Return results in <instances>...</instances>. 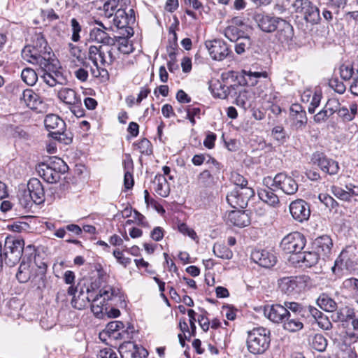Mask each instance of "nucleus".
<instances>
[{"label": "nucleus", "instance_id": "f257e3e1", "mask_svg": "<svg viewBox=\"0 0 358 358\" xmlns=\"http://www.w3.org/2000/svg\"><path fill=\"white\" fill-rule=\"evenodd\" d=\"M22 59L31 64L48 68L49 60L54 54L42 33H34L31 36V44L26 45L22 50Z\"/></svg>", "mask_w": 358, "mask_h": 358}, {"label": "nucleus", "instance_id": "f03ea898", "mask_svg": "<svg viewBox=\"0 0 358 358\" xmlns=\"http://www.w3.org/2000/svg\"><path fill=\"white\" fill-rule=\"evenodd\" d=\"M109 301H114V305H117L118 303L126 305L124 294L117 287L106 285L99 290V294L94 292L92 311L96 317H101L103 310H107L106 306Z\"/></svg>", "mask_w": 358, "mask_h": 358}, {"label": "nucleus", "instance_id": "7ed1b4c3", "mask_svg": "<svg viewBox=\"0 0 358 358\" xmlns=\"http://www.w3.org/2000/svg\"><path fill=\"white\" fill-rule=\"evenodd\" d=\"M270 331L262 327L248 331L246 341L248 351L254 355L264 353L270 345Z\"/></svg>", "mask_w": 358, "mask_h": 358}, {"label": "nucleus", "instance_id": "20e7f679", "mask_svg": "<svg viewBox=\"0 0 358 358\" xmlns=\"http://www.w3.org/2000/svg\"><path fill=\"white\" fill-rule=\"evenodd\" d=\"M44 124L49 131V136L60 143L69 145L72 142V135L66 131V123L58 115L48 114L44 120Z\"/></svg>", "mask_w": 358, "mask_h": 358}, {"label": "nucleus", "instance_id": "39448f33", "mask_svg": "<svg viewBox=\"0 0 358 358\" xmlns=\"http://www.w3.org/2000/svg\"><path fill=\"white\" fill-rule=\"evenodd\" d=\"M88 59L96 69L101 66L112 65L117 59L115 46L90 45L88 49Z\"/></svg>", "mask_w": 358, "mask_h": 358}, {"label": "nucleus", "instance_id": "423d86ee", "mask_svg": "<svg viewBox=\"0 0 358 358\" xmlns=\"http://www.w3.org/2000/svg\"><path fill=\"white\" fill-rule=\"evenodd\" d=\"M38 272L37 273L31 274L29 264L22 262L16 273V278L21 283H25L31 280L34 286H37V288L43 287H45L47 265L45 263H42L41 265L38 266Z\"/></svg>", "mask_w": 358, "mask_h": 358}, {"label": "nucleus", "instance_id": "0eeeda50", "mask_svg": "<svg viewBox=\"0 0 358 358\" xmlns=\"http://www.w3.org/2000/svg\"><path fill=\"white\" fill-rule=\"evenodd\" d=\"M264 183L266 185H271L275 189H280L283 193L287 195L294 194L299 189L296 181L285 172H281L271 178L268 177L264 179Z\"/></svg>", "mask_w": 358, "mask_h": 358}, {"label": "nucleus", "instance_id": "6e6552de", "mask_svg": "<svg viewBox=\"0 0 358 358\" xmlns=\"http://www.w3.org/2000/svg\"><path fill=\"white\" fill-rule=\"evenodd\" d=\"M295 12L312 24H317L321 20L320 10L309 0H296L293 3Z\"/></svg>", "mask_w": 358, "mask_h": 358}, {"label": "nucleus", "instance_id": "1a4fd4ad", "mask_svg": "<svg viewBox=\"0 0 358 358\" xmlns=\"http://www.w3.org/2000/svg\"><path fill=\"white\" fill-rule=\"evenodd\" d=\"M24 242L19 238H6L4 252L2 254L6 264L13 266L20 261L23 253Z\"/></svg>", "mask_w": 358, "mask_h": 358}, {"label": "nucleus", "instance_id": "9d476101", "mask_svg": "<svg viewBox=\"0 0 358 358\" xmlns=\"http://www.w3.org/2000/svg\"><path fill=\"white\" fill-rule=\"evenodd\" d=\"M255 195L250 187H236L227 196L228 203L234 208H245L249 199Z\"/></svg>", "mask_w": 358, "mask_h": 358}, {"label": "nucleus", "instance_id": "9b49d317", "mask_svg": "<svg viewBox=\"0 0 358 358\" xmlns=\"http://www.w3.org/2000/svg\"><path fill=\"white\" fill-rule=\"evenodd\" d=\"M308 279L306 275L282 277L278 279V285L282 293L289 295L300 291Z\"/></svg>", "mask_w": 358, "mask_h": 358}, {"label": "nucleus", "instance_id": "f8f14e48", "mask_svg": "<svg viewBox=\"0 0 358 358\" xmlns=\"http://www.w3.org/2000/svg\"><path fill=\"white\" fill-rule=\"evenodd\" d=\"M306 245L304 236L298 231H294L285 236L280 243V247L286 253L300 252Z\"/></svg>", "mask_w": 358, "mask_h": 358}, {"label": "nucleus", "instance_id": "ddd939ff", "mask_svg": "<svg viewBox=\"0 0 358 358\" xmlns=\"http://www.w3.org/2000/svg\"><path fill=\"white\" fill-rule=\"evenodd\" d=\"M99 285L96 281L92 282L90 285L87 287V295L84 294V291L80 289L78 296H74L71 300V305L73 308L83 310L91 302V306L93 305V298L94 297V292L99 289Z\"/></svg>", "mask_w": 358, "mask_h": 358}, {"label": "nucleus", "instance_id": "4468645a", "mask_svg": "<svg viewBox=\"0 0 358 358\" xmlns=\"http://www.w3.org/2000/svg\"><path fill=\"white\" fill-rule=\"evenodd\" d=\"M282 19L281 17L262 13H256L253 16V20L259 29L265 33H272L275 31Z\"/></svg>", "mask_w": 358, "mask_h": 358}, {"label": "nucleus", "instance_id": "2eb2a0df", "mask_svg": "<svg viewBox=\"0 0 358 358\" xmlns=\"http://www.w3.org/2000/svg\"><path fill=\"white\" fill-rule=\"evenodd\" d=\"M209 54L213 59L222 61L230 53L227 44L220 39L208 41L205 43Z\"/></svg>", "mask_w": 358, "mask_h": 358}, {"label": "nucleus", "instance_id": "dca6fc26", "mask_svg": "<svg viewBox=\"0 0 358 358\" xmlns=\"http://www.w3.org/2000/svg\"><path fill=\"white\" fill-rule=\"evenodd\" d=\"M288 309L284 305L275 303L266 305L264 307V315L271 322L275 324H282L288 315Z\"/></svg>", "mask_w": 358, "mask_h": 358}, {"label": "nucleus", "instance_id": "f3484780", "mask_svg": "<svg viewBox=\"0 0 358 358\" xmlns=\"http://www.w3.org/2000/svg\"><path fill=\"white\" fill-rule=\"evenodd\" d=\"M289 211L292 217L299 222L308 220L310 215L309 204L303 199H296L291 202Z\"/></svg>", "mask_w": 358, "mask_h": 358}, {"label": "nucleus", "instance_id": "a211bd4d", "mask_svg": "<svg viewBox=\"0 0 358 358\" xmlns=\"http://www.w3.org/2000/svg\"><path fill=\"white\" fill-rule=\"evenodd\" d=\"M311 160L313 164H317L322 171L327 173L334 175L338 172V163L331 159L327 158L322 152H316L313 153Z\"/></svg>", "mask_w": 358, "mask_h": 358}, {"label": "nucleus", "instance_id": "6ab92c4d", "mask_svg": "<svg viewBox=\"0 0 358 358\" xmlns=\"http://www.w3.org/2000/svg\"><path fill=\"white\" fill-rule=\"evenodd\" d=\"M206 164L208 166V169L203 171L198 176V180L201 184L205 186H209L214 182V175L220 172V164L211 157H208Z\"/></svg>", "mask_w": 358, "mask_h": 358}, {"label": "nucleus", "instance_id": "aec40b11", "mask_svg": "<svg viewBox=\"0 0 358 358\" xmlns=\"http://www.w3.org/2000/svg\"><path fill=\"white\" fill-rule=\"evenodd\" d=\"M101 28L94 27L90 30L89 40L99 43V45L115 46V38H112L105 31L106 28L102 22H96Z\"/></svg>", "mask_w": 358, "mask_h": 358}, {"label": "nucleus", "instance_id": "412c9836", "mask_svg": "<svg viewBox=\"0 0 358 358\" xmlns=\"http://www.w3.org/2000/svg\"><path fill=\"white\" fill-rule=\"evenodd\" d=\"M54 62L55 60L53 59L49 60L48 63L50 66H48V68L40 66L41 70L43 71L41 78L50 87H54L57 84H62L59 80L62 78V74L60 72L55 70L56 66L53 63Z\"/></svg>", "mask_w": 358, "mask_h": 358}, {"label": "nucleus", "instance_id": "4be33fe9", "mask_svg": "<svg viewBox=\"0 0 358 358\" xmlns=\"http://www.w3.org/2000/svg\"><path fill=\"white\" fill-rule=\"evenodd\" d=\"M251 259L260 266L264 268H271L277 262L276 257L273 253L264 250L252 251Z\"/></svg>", "mask_w": 358, "mask_h": 358}, {"label": "nucleus", "instance_id": "5701e85b", "mask_svg": "<svg viewBox=\"0 0 358 358\" xmlns=\"http://www.w3.org/2000/svg\"><path fill=\"white\" fill-rule=\"evenodd\" d=\"M227 224L238 227H245L250 224V219L248 213L243 210H232L229 212L226 218Z\"/></svg>", "mask_w": 358, "mask_h": 358}, {"label": "nucleus", "instance_id": "b1692460", "mask_svg": "<svg viewBox=\"0 0 358 358\" xmlns=\"http://www.w3.org/2000/svg\"><path fill=\"white\" fill-rule=\"evenodd\" d=\"M28 191L33 197V202L36 204H41L45 201V192L43 187L39 180L31 178L27 184Z\"/></svg>", "mask_w": 358, "mask_h": 358}, {"label": "nucleus", "instance_id": "393cba45", "mask_svg": "<svg viewBox=\"0 0 358 358\" xmlns=\"http://www.w3.org/2000/svg\"><path fill=\"white\" fill-rule=\"evenodd\" d=\"M314 246L317 253L324 259L331 253L333 241L327 235L321 236L315 240Z\"/></svg>", "mask_w": 358, "mask_h": 358}, {"label": "nucleus", "instance_id": "a878e982", "mask_svg": "<svg viewBox=\"0 0 358 358\" xmlns=\"http://www.w3.org/2000/svg\"><path fill=\"white\" fill-rule=\"evenodd\" d=\"M275 37L281 43L292 40L294 35L292 26L285 20L282 19L279 23Z\"/></svg>", "mask_w": 358, "mask_h": 358}, {"label": "nucleus", "instance_id": "bb28decb", "mask_svg": "<svg viewBox=\"0 0 358 358\" xmlns=\"http://www.w3.org/2000/svg\"><path fill=\"white\" fill-rule=\"evenodd\" d=\"M357 248L355 245H348L341 252L338 257L339 261L341 263H344L347 268L352 267L355 263L357 264ZM338 260L336 261V266L337 265Z\"/></svg>", "mask_w": 358, "mask_h": 358}, {"label": "nucleus", "instance_id": "cd10ccee", "mask_svg": "<svg viewBox=\"0 0 358 358\" xmlns=\"http://www.w3.org/2000/svg\"><path fill=\"white\" fill-rule=\"evenodd\" d=\"M58 98L68 105H76L81 103V99L73 89L63 87L57 93Z\"/></svg>", "mask_w": 358, "mask_h": 358}, {"label": "nucleus", "instance_id": "c85d7f7f", "mask_svg": "<svg viewBox=\"0 0 358 358\" xmlns=\"http://www.w3.org/2000/svg\"><path fill=\"white\" fill-rule=\"evenodd\" d=\"M20 101L31 110L38 109V106L42 103L39 96L31 89H26L23 91Z\"/></svg>", "mask_w": 358, "mask_h": 358}, {"label": "nucleus", "instance_id": "c756f323", "mask_svg": "<svg viewBox=\"0 0 358 358\" xmlns=\"http://www.w3.org/2000/svg\"><path fill=\"white\" fill-rule=\"evenodd\" d=\"M289 316H287L282 322V327L285 331L289 332H296L303 328V323L302 320L304 317L301 316H293L288 313Z\"/></svg>", "mask_w": 358, "mask_h": 358}, {"label": "nucleus", "instance_id": "7c9ffc66", "mask_svg": "<svg viewBox=\"0 0 358 358\" xmlns=\"http://www.w3.org/2000/svg\"><path fill=\"white\" fill-rule=\"evenodd\" d=\"M113 24L118 29L125 28L131 24H134V19L132 17H128L125 8H121L117 10L113 18Z\"/></svg>", "mask_w": 358, "mask_h": 358}, {"label": "nucleus", "instance_id": "2f4dec72", "mask_svg": "<svg viewBox=\"0 0 358 358\" xmlns=\"http://www.w3.org/2000/svg\"><path fill=\"white\" fill-rule=\"evenodd\" d=\"M152 183L155 185V191L158 195L162 197H166L169 196L170 193V187L164 176L162 174L157 175L152 181Z\"/></svg>", "mask_w": 358, "mask_h": 358}, {"label": "nucleus", "instance_id": "473e14b6", "mask_svg": "<svg viewBox=\"0 0 358 358\" xmlns=\"http://www.w3.org/2000/svg\"><path fill=\"white\" fill-rule=\"evenodd\" d=\"M320 255L317 252H303L297 255V262L301 263V266L312 267L319 260Z\"/></svg>", "mask_w": 358, "mask_h": 358}, {"label": "nucleus", "instance_id": "72a5a7b5", "mask_svg": "<svg viewBox=\"0 0 358 358\" xmlns=\"http://www.w3.org/2000/svg\"><path fill=\"white\" fill-rule=\"evenodd\" d=\"M266 188L260 189L258 191L259 199L270 206H275L279 203L278 196L273 192L275 188H271L268 185Z\"/></svg>", "mask_w": 358, "mask_h": 358}, {"label": "nucleus", "instance_id": "f704fd0d", "mask_svg": "<svg viewBox=\"0 0 358 358\" xmlns=\"http://www.w3.org/2000/svg\"><path fill=\"white\" fill-rule=\"evenodd\" d=\"M40 167L43 171L42 176L48 182L55 183L60 179L61 169H59V171H56L55 168H52L45 164H41Z\"/></svg>", "mask_w": 358, "mask_h": 358}, {"label": "nucleus", "instance_id": "c9c22d12", "mask_svg": "<svg viewBox=\"0 0 358 358\" xmlns=\"http://www.w3.org/2000/svg\"><path fill=\"white\" fill-rule=\"evenodd\" d=\"M337 114L343 122H350L357 114V105L353 103L350 105V108L345 106L339 107Z\"/></svg>", "mask_w": 358, "mask_h": 358}, {"label": "nucleus", "instance_id": "e433bc0d", "mask_svg": "<svg viewBox=\"0 0 358 358\" xmlns=\"http://www.w3.org/2000/svg\"><path fill=\"white\" fill-rule=\"evenodd\" d=\"M317 305L327 312H334L337 308L335 301L327 294H322L317 300Z\"/></svg>", "mask_w": 358, "mask_h": 358}, {"label": "nucleus", "instance_id": "4c0bfd02", "mask_svg": "<svg viewBox=\"0 0 358 358\" xmlns=\"http://www.w3.org/2000/svg\"><path fill=\"white\" fill-rule=\"evenodd\" d=\"M129 345L132 347V349L123 352L121 355L122 358H145L148 356V352L145 348L138 347L136 345H133L130 343Z\"/></svg>", "mask_w": 358, "mask_h": 358}, {"label": "nucleus", "instance_id": "58836bf2", "mask_svg": "<svg viewBox=\"0 0 358 358\" xmlns=\"http://www.w3.org/2000/svg\"><path fill=\"white\" fill-rule=\"evenodd\" d=\"M283 305L288 309L290 315L305 317L306 310L301 304L294 301H285Z\"/></svg>", "mask_w": 358, "mask_h": 358}, {"label": "nucleus", "instance_id": "ea45409f", "mask_svg": "<svg viewBox=\"0 0 358 358\" xmlns=\"http://www.w3.org/2000/svg\"><path fill=\"white\" fill-rule=\"evenodd\" d=\"M292 127L296 130H303L307 124V116L306 113L293 114Z\"/></svg>", "mask_w": 358, "mask_h": 358}, {"label": "nucleus", "instance_id": "a19ab883", "mask_svg": "<svg viewBox=\"0 0 358 358\" xmlns=\"http://www.w3.org/2000/svg\"><path fill=\"white\" fill-rule=\"evenodd\" d=\"M21 77L22 80L30 86L34 85L38 80L37 73L31 68L24 69L22 71Z\"/></svg>", "mask_w": 358, "mask_h": 358}, {"label": "nucleus", "instance_id": "79ce46f5", "mask_svg": "<svg viewBox=\"0 0 358 358\" xmlns=\"http://www.w3.org/2000/svg\"><path fill=\"white\" fill-rule=\"evenodd\" d=\"M213 253L217 257L223 259H230L233 256L232 252L227 246L221 244L214 245Z\"/></svg>", "mask_w": 358, "mask_h": 358}, {"label": "nucleus", "instance_id": "37998d69", "mask_svg": "<svg viewBox=\"0 0 358 358\" xmlns=\"http://www.w3.org/2000/svg\"><path fill=\"white\" fill-rule=\"evenodd\" d=\"M116 41H117L115 40V42ZM115 48L117 58L119 57V52L128 55L132 52L134 50L132 45L130 44L129 41L124 38H120L118 41L117 44L115 43Z\"/></svg>", "mask_w": 358, "mask_h": 358}, {"label": "nucleus", "instance_id": "c03bdc74", "mask_svg": "<svg viewBox=\"0 0 358 358\" xmlns=\"http://www.w3.org/2000/svg\"><path fill=\"white\" fill-rule=\"evenodd\" d=\"M312 346L315 350L323 352L327 346V341L324 336L317 334L313 338Z\"/></svg>", "mask_w": 358, "mask_h": 358}, {"label": "nucleus", "instance_id": "a18cd8bd", "mask_svg": "<svg viewBox=\"0 0 358 358\" xmlns=\"http://www.w3.org/2000/svg\"><path fill=\"white\" fill-rule=\"evenodd\" d=\"M71 27L72 31L71 40L73 42H78L80 39V33L82 31V27L76 18L71 20Z\"/></svg>", "mask_w": 358, "mask_h": 358}, {"label": "nucleus", "instance_id": "49530a36", "mask_svg": "<svg viewBox=\"0 0 358 358\" xmlns=\"http://www.w3.org/2000/svg\"><path fill=\"white\" fill-rule=\"evenodd\" d=\"M136 145L141 154L150 155L152 153V144L147 138H142Z\"/></svg>", "mask_w": 358, "mask_h": 358}, {"label": "nucleus", "instance_id": "de8ad7c7", "mask_svg": "<svg viewBox=\"0 0 358 358\" xmlns=\"http://www.w3.org/2000/svg\"><path fill=\"white\" fill-rule=\"evenodd\" d=\"M235 90L234 85L227 87L219 83V88L217 89V92H215V89H212L213 93L215 96L220 99H226L231 94V90Z\"/></svg>", "mask_w": 358, "mask_h": 358}, {"label": "nucleus", "instance_id": "09e8293b", "mask_svg": "<svg viewBox=\"0 0 358 358\" xmlns=\"http://www.w3.org/2000/svg\"><path fill=\"white\" fill-rule=\"evenodd\" d=\"M19 201L24 208L31 207L33 202V197L27 189H24L20 192V194H19Z\"/></svg>", "mask_w": 358, "mask_h": 358}, {"label": "nucleus", "instance_id": "8fccbe9b", "mask_svg": "<svg viewBox=\"0 0 358 358\" xmlns=\"http://www.w3.org/2000/svg\"><path fill=\"white\" fill-rule=\"evenodd\" d=\"M343 20L348 27H355L358 25V10L346 13L343 16Z\"/></svg>", "mask_w": 358, "mask_h": 358}, {"label": "nucleus", "instance_id": "3c124183", "mask_svg": "<svg viewBox=\"0 0 358 358\" xmlns=\"http://www.w3.org/2000/svg\"><path fill=\"white\" fill-rule=\"evenodd\" d=\"M329 85L338 94H343L345 91V85L338 78H332L329 81Z\"/></svg>", "mask_w": 358, "mask_h": 358}, {"label": "nucleus", "instance_id": "603ef678", "mask_svg": "<svg viewBox=\"0 0 358 358\" xmlns=\"http://www.w3.org/2000/svg\"><path fill=\"white\" fill-rule=\"evenodd\" d=\"M319 199L330 210L338 206V203L336 202V201L333 197L327 194H320Z\"/></svg>", "mask_w": 358, "mask_h": 358}, {"label": "nucleus", "instance_id": "864d4df0", "mask_svg": "<svg viewBox=\"0 0 358 358\" xmlns=\"http://www.w3.org/2000/svg\"><path fill=\"white\" fill-rule=\"evenodd\" d=\"M322 99V94L320 92L315 91L312 96L310 106L308 110L310 113L313 114L315 113L316 108H317L320 103Z\"/></svg>", "mask_w": 358, "mask_h": 358}, {"label": "nucleus", "instance_id": "5fc2aeb1", "mask_svg": "<svg viewBox=\"0 0 358 358\" xmlns=\"http://www.w3.org/2000/svg\"><path fill=\"white\" fill-rule=\"evenodd\" d=\"M272 135L274 138L280 143H284L286 140V132L282 126H276L272 129Z\"/></svg>", "mask_w": 358, "mask_h": 358}, {"label": "nucleus", "instance_id": "6e6d98bb", "mask_svg": "<svg viewBox=\"0 0 358 358\" xmlns=\"http://www.w3.org/2000/svg\"><path fill=\"white\" fill-rule=\"evenodd\" d=\"M250 45V38L248 37L238 38L235 45V51L237 54H242L245 48Z\"/></svg>", "mask_w": 358, "mask_h": 358}, {"label": "nucleus", "instance_id": "4d7b16f0", "mask_svg": "<svg viewBox=\"0 0 358 358\" xmlns=\"http://www.w3.org/2000/svg\"><path fill=\"white\" fill-rule=\"evenodd\" d=\"M332 192L334 196L343 201H349L351 197V194L348 190L345 191L338 187H332Z\"/></svg>", "mask_w": 358, "mask_h": 358}, {"label": "nucleus", "instance_id": "13d9d810", "mask_svg": "<svg viewBox=\"0 0 358 358\" xmlns=\"http://www.w3.org/2000/svg\"><path fill=\"white\" fill-rule=\"evenodd\" d=\"M225 36L229 38L231 41L238 40L239 38V30L237 27L234 26H229L224 30Z\"/></svg>", "mask_w": 358, "mask_h": 358}, {"label": "nucleus", "instance_id": "bf43d9fd", "mask_svg": "<svg viewBox=\"0 0 358 358\" xmlns=\"http://www.w3.org/2000/svg\"><path fill=\"white\" fill-rule=\"evenodd\" d=\"M120 0H108L103 4V10L106 12V15L110 17L115 9L119 4Z\"/></svg>", "mask_w": 358, "mask_h": 358}, {"label": "nucleus", "instance_id": "052dcab7", "mask_svg": "<svg viewBox=\"0 0 358 358\" xmlns=\"http://www.w3.org/2000/svg\"><path fill=\"white\" fill-rule=\"evenodd\" d=\"M123 328L124 324L121 321H113L106 325V331L110 334H115L117 331Z\"/></svg>", "mask_w": 358, "mask_h": 358}, {"label": "nucleus", "instance_id": "680f3d73", "mask_svg": "<svg viewBox=\"0 0 358 358\" xmlns=\"http://www.w3.org/2000/svg\"><path fill=\"white\" fill-rule=\"evenodd\" d=\"M232 182L237 186L236 187H248L247 180L238 173H233L231 176Z\"/></svg>", "mask_w": 358, "mask_h": 358}, {"label": "nucleus", "instance_id": "e2e57ef3", "mask_svg": "<svg viewBox=\"0 0 358 358\" xmlns=\"http://www.w3.org/2000/svg\"><path fill=\"white\" fill-rule=\"evenodd\" d=\"M97 358H119L117 353L110 348H106L101 350L98 355Z\"/></svg>", "mask_w": 358, "mask_h": 358}, {"label": "nucleus", "instance_id": "0e129e2a", "mask_svg": "<svg viewBox=\"0 0 358 358\" xmlns=\"http://www.w3.org/2000/svg\"><path fill=\"white\" fill-rule=\"evenodd\" d=\"M344 287L350 289L358 295V279L350 278L343 282Z\"/></svg>", "mask_w": 358, "mask_h": 358}, {"label": "nucleus", "instance_id": "69168bd1", "mask_svg": "<svg viewBox=\"0 0 358 358\" xmlns=\"http://www.w3.org/2000/svg\"><path fill=\"white\" fill-rule=\"evenodd\" d=\"M354 73L353 68L348 65H342L340 68V74L343 80H350Z\"/></svg>", "mask_w": 358, "mask_h": 358}, {"label": "nucleus", "instance_id": "338daca9", "mask_svg": "<svg viewBox=\"0 0 358 358\" xmlns=\"http://www.w3.org/2000/svg\"><path fill=\"white\" fill-rule=\"evenodd\" d=\"M340 103L338 100L335 99H329L324 106V108L329 111V113H331V115L334 113H337L339 108Z\"/></svg>", "mask_w": 358, "mask_h": 358}, {"label": "nucleus", "instance_id": "774afa93", "mask_svg": "<svg viewBox=\"0 0 358 358\" xmlns=\"http://www.w3.org/2000/svg\"><path fill=\"white\" fill-rule=\"evenodd\" d=\"M331 116V113H329V111L323 108L320 112L314 116V121L316 123H321L325 122L329 117Z\"/></svg>", "mask_w": 358, "mask_h": 358}]
</instances>
